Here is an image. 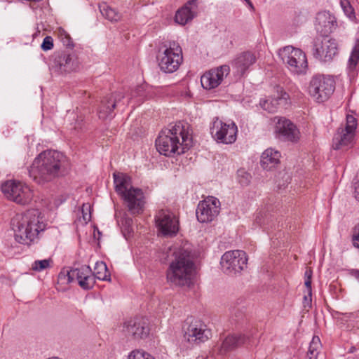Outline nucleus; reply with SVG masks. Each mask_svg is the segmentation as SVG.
<instances>
[{"instance_id":"obj_1","label":"nucleus","mask_w":359,"mask_h":359,"mask_svg":"<svg viewBox=\"0 0 359 359\" xmlns=\"http://www.w3.org/2000/svg\"><path fill=\"white\" fill-rule=\"evenodd\" d=\"M67 165V157L55 150L41 152L29 169V175L37 184H43L62 176Z\"/></svg>"},{"instance_id":"obj_2","label":"nucleus","mask_w":359,"mask_h":359,"mask_svg":"<svg viewBox=\"0 0 359 359\" xmlns=\"http://www.w3.org/2000/svg\"><path fill=\"white\" fill-rule=\"evenodd\" d=\"M173 256L166 271L168 283L177 287H191L196 274L194 254L190 248L184 246L177 249Z\"/></svg>"},{"instance_id":"obj_3","label":"nucleus","mask_w":359,"mask_h":359,"mask_svg":"<svg viewBox=\"0 0 359 359\" xmlns=\"http://www.w3.org/2000/svg\"><path fill=\"white\" fill-rule=\"evenodd\" d=\"M187 129V123L179 121L162 130L156 140L158 151L166 156L184 153L192 144Z\"/></svg>"},{"instance_id":"obj_4","label":"nucleus","mask_w":359,"mask_h":359,"mask_svg":"<svg viewBox=\"0 0 359 359\" xmlns=\"http://www.w3.org/2000/svg\"><path fill=\"white\" fill-rule=\"evenodd\" d=\"M11 225L17 242L30 245L37 238L39 233L46 228L41 212L38 209L27 210L23 214L16 215Z\"/></svg>"},{"instance_id":"obj_5","label":"nucleus","mask_w":359,"mask_h":359,"mask_svg":"<svg viewBox=\"0 0 359 359\" xmlns=\"http://www.w3.org/2000/svg\"><path fill=\"white\" fill-rule=\"evenodd\" d=\"M113 177L115 190L126 203L128 211L132 215L141 214L144 205L142 189L133 187L130 177L126 174L114 172Z\"/></svg>"},{"instance_id":"obj_6","label":"nucleus","mask_w":359,"mask_h":359,"mask_svg":"<svg viewBox=\"0 0 359 359\" xmlns=\"http://www.w3.org/2000/svg\"><path fill=\"white\" fill-rule=\"evenodd\" d=\"M157 55L158 66L165 73H172L182 62V50L175 41L166 42Z\"/></svg>"},{"instance_id":"obj_7","label":"nucleus","mask_w":359,"mask_h":359,"mask_svg":"<svg viewBox=\"0 0 359 359\" xmlns=\"http://www.w3.org/2000/svg\"><path fill=\"white\" fill-rule=\"evenodd\" d=\"M335 90V81L329 75H314L308 87L309 94L317 102L327 100Z\"/></svg>"},{"instance_id":"obj_8","label":"nucleus","mask_w":359,"mask_h":359,"mask_svg":"<svg viewBox=\"0 0 359 359\" xmlns=\"http://www.w3.org/2000/svg\"><path fill=\"white\" fill-rule=\"evenodd\" d=\"M278 55L292 73L296 74L306 73L308 68L307 58L301 49L285 46L279 50Z\"/></svg>"},{"instance_id":"obj_9","label":"nucleus","mask_w":359,"mask_h":359,"mask_svg":"<svg viewBox=\"0 0 359 359\" xmlns=\"http://www.w3.org/2000/svg\"><path fill=\"white\" fill-rule=\"evenodd\" d=\"M1 191L10 201L20 205H26L31 202L33 193L26 184L15 180H8L1 185Z\"/></svg>"},{"instance_id":"obj_10","label":"nucleus","mask_w":359,"mask_h":359,"mask_svg":"<svg viewBox=\"0 0 359 359\" xmlns=\"http://www.w3.org/2000/svg\"><path fill=\"white\" fill-rule=\"evenodd\" d=\"M356 127V118L353 115H347L345 128H338L333 137L332 148L335 150H346L351 147L354 142Z\"/></svg>"},{"instance_id":"obj_11","label":"nucleus","mask_w":359,"mask_h":359,"mask_svg":"<svg viewBox=\"0 0 359 359\" xmlns=\"http://www.w3.org/2000/svg\"><path fill=\"white\" fill-rule=\"evenodd\" d=\"M248 257L245 252L236 250L226 252L221 258L223 272L227 275L240 273L247 266Z\"/></svg>"},{"instance_id":"obj_12","label":"nucleus","mask_w":359,"mask_h":359,"mask_svg":"<svg viewBox=\"0 0 359 359\" xmlns=\"http://www.w3.org/2000/svg\"><path fill=\"white\" fill-rule=\"evenodd\" d=\"M338 44L328 36L316 37L313 42V56L320 62H330L338 54Z\"/></svg>"},{"instance_id":"obj_13","label":"nucleus","mask_w":359,"mask_h":359,"mask_svg":"<svg viewBox=\"0 0 359 359\" xmlns=\"http://www.w3.org/2000/svg\"><path fill=\"white\" fill-rule=\"evenodd\" d=\"M187 327H184V340L191 344H198L208 340L212 337L211 330L201 320L188 318Z\"/></svg>"},{"instance_id":"obj_14","label":"nucleus","mask_w":359,"mask_h":359,"mask_svg":"<svg viewBox=\"0 0 359 359\" xmlns=\"http://www.w3.org/2000/svg\"><path fill=\"white\" fill-rule=\"evenodd\" d=\"M237 132V126L233 122L226 123L219 118H215L210 126L212 137L217 142L223 144L233 143L236 140Z\"/></svg>"},{"instance_id":"obj_15","label":"nucleus","mask_w":359,"mask_h":359,"mask_svg":"<svg viewBox=\"0 0 359 359\" xmlns=\"http://www.w3.org/2000/svg\"><path fill=\"white\" fill-rule=\"evenodd\" d=\"M59 278L61 280L62 278L65 279L67 283H72L74 280H77L79 286L84 290L91 289L95 283L91 269L86 265L67 271L66 274L62 272L60 273Z\"/></svg>"},{"instance_id":"obj_16","label":"nucleus","mask_w":359,"mask_h":359,"mask_svg":"<svg viewBox=\"0 0 359 359\" xmlns=\"http://www.w3.org/2000/svg\"><path fill=\"white\" fill-rule=\"evenodd\" d=\"M158 231L165 236H173L179 231V221L175 215L168 210H160L155 216Z\"/></svg>"},{"instance_id":"obj_17","label":"nucleus","mask_w":359,"mask_h":359,"mask_svg":"<svg viewBox=\"0 0 359 359\" xmlns=\"http://www.w3.org/2000/svg\"><path fill=\"white\" fill-rule=\"evenodd\" d=\"M220 202L214 196H208L201 201L196 208L197 219L201 223L212 221L219 214Z\"/></svg>"},{"instance_id":"obj_18","label":"nucleus","mask_w":359,"mask_h":359,"mask_svg":"<svg viewBox=\"0 0 359 359\" xmlns=\"http://www.w3.org/2000/svg\"><path fill=\"white\" fill-rule=\"evenodd\" d=\"M275 132L278 138L292 142L299 141L300 132L290 120L284 117H275Z\"/></svg>"},{"instance_id":"obj_19","label":"nucleus","mask_w":359,"mask_h":359,"mask_svg":"<svg viewBox=\"0 0 359 359\" xmlns=\"http://www.w3.org/2000/svg\"><path fill=\"white\" fill-rule=\"evenodd\" d=\"M229 72L230 68L228 65H222L212 69L201 76V85L205 89L215 88L222 83L224 78L229 75Z\"/></svg>"},{"instance_id":"obj_20","label":"nucleus","mask_w":359,"mask_h":359,"mask_svg":"<svg viewBox=\"0 0 359 359\" xmlns=\"http://www.w3.org/2000/svg\"><path fill=\"white\" fill-rule=\"evenodd\" d=\"M123 331L135 338H144L149 332L147 319L142 316H135L125 321Z\"/></svg>"},{"instance_id":"obj_21","label":"nucleus","mask_w":359,"mask_h":359,"mask_svg":"<svg viewBox=\"0 0 359 359\" xmlns=\"http://www.w3.org/2000/svg\"><path fill=\"white\" fill-rule=\"evenodd\" d=\"M124 98L121 92L111 93L102 98L98 107L99 118L104 120L114 116V109Z\"/></svg>"},{"instance_id":"obj_22","label":"nucleus","mask_w":359,"mask_h":359,"mask_svg":"<svg viewBox=\"0 0 359 359\" xmlns=\"http://www.w3.org/2000/svg\"><path fill=\"white\" fill-rule=\"evenodd\" d=\"M337 22L334 17L328 13H319L316 18L315 27L316 31L321 34V36H327L333 32Z\"/></svg>"},{"instance_id":"obj_23","label":"nucleus","mask_w":359,"mask_h":359,"mask_svg":"<svg viewBox=\"0 0 359 359\" xmlns=\"http://www.w3.org/2000/svg\"><path fill=\"white\" fill-rule=\"evenodd\" d=\"M54 65L62 73L71 72L78 67L75 56L65 53H61L55 57Z\"/></svg>"},{"instance_id":"obj_24","label":"nucleus","mask_w":359,"mask_h":359,"mask_svg":"<svg viewBox=\"0 0 359 359\" xmlns=\"http://www.w3.org/2000/svg\"><path fill=\"white\" fill-rule=\"evenodd\" d=\"M250 342V338L245 334L229 335L226 337L221 346L220 352L222 353L232 351L243 344H248Z\"/></svg>"},{"instance_id":"obj_25","label":"nucleus","mask_w":359,"mask_h":359,"mask_svg":"<svg viewBox=\"0 0 359 359\" xmlns=\"http://www.w3.org/2000/svg\"><path fill=\"white\" fill-rule=\"evenodd\" d=\"M280 153L272 148L266 149L261 156V166L266 170H271L280 163Z\"/></svg>"},{"instance_id":"obj_26","label":"nucleus","mask_w":359,"mask_h":359,"mask_svg":"<svg viewBox=\"0 0 359 359\" xmlns=\"http://www.w3.org/2000/svg\"><path fill=\"white\" fill-rule=\"evenodd\" d=\"M256 61L255 55L250 52H244L239 55L233 62L237 74L243 75L246 70Z\"/></svg>"},{"instance_id":"obj_27","label":"nucleus","mask_w":359,"mask_h":359,"mask_svg":"<svg viewBox=\"0 0 359 359\" xmlns=\"http://www.w3.org/2000/svg\"><path fill=\"white\" fill-rule=\"evenodd\" d=\"M196 0H190L180 8L175 14V22L180 25H185L191 21L196 16L195 12L191 10V5H196Z\"/></svg>"},{"instance_id":"obj_28","label":"nucleus","mask_w":359,"mask_h":359,"mask_svg":"<svg viewBox=\"0 0 359 359\" xmlns=\"http://www.w3.org/2000/svg\"><path fill=\"white\" fill-rule=\"evenodd\" d=\"M99 8L102 16L111 22H117L121 18L120 13L105 3L100 4Z\"/></svg>"},{"instance_id":"obj_29","label":"nucleus","mask_w":359,"mask_h":359,"mask_svg":"<svg viewBox=\"0 0 359 359\" xmlns=\"http://www.w3.org/2000/svg\"><path fill=\"white\" fill-rule=\"evenodd\" d=\"M93 276L101 280H110V275L104 262H97L95 264Z\"/></svg>"},{"instance_id":"obj_30","label":"nucleus","mask_w":359,"mask_h":359,"mask_svg":"<svg viewBox=\"0 0 359 359\" xmlns=\"http://www.w3.org/2000/svg\"><path fill=\"white\" fill-rule=\"evenodd\" d=\"M321 342L319 337L314 336L309 344L307 355L309 359H317L321 348Z\"/></svg>"},{"instance_id":"obj_31","label":"nucleus","mask_w":359,"mask_h":359,"mask_svg":"<svg viewBox=\"0 0 359 359\" xmlns=\"http://www.w3.org/2000/svg\"><path fill=\"white\" fill-rule=\"evenodd\" d=\"M359 60V40H356L355 43L351 53L348 59V68L351 70L355 69Z\"/></svg>"},{"instance_id":"obj_32","label":"nucleus","mask_w":359,"mask_h":359,"mask_svg":"<svg viewBox=\"0 0 359 359\" xmlns=\"http://www.w3.org/2000/svg\"><path fill=\"white\" fill-rule=\"evenodd\" d=\"M260 107L269 113H274L278 109V100L276 99H266L262 100L259 102Z\"/></svg>"},{"instance_id":"obj_33","label":"nucleus","mask_w":359,"mask_h":359,"mask_svg":"<svg viewBox=\"0 0 359 359\" xmlns=\"http://www.w3.org/2000/svg\"><path fill=\"white\" fill-rule=\"evenodd\" d=\"M340 6L344 14L351 20L355 19L354 8L348 0H340Z\"/></svg>"},{"instance_id":"obj_34","label":"nucleus","mask_w":359,"mask_h":359,"mask_svg":"<svg viewBox=\"0 0 359 359\" xmlns=\"http://www.w3.org/2000/svg\"><path fill=\"white\" fill-rule=\"evenodd\" d=\"M53 262L51 259H45L42 260H36L32 264V269L35 271H42L51 266Z\"/></svg>"},{"instance_id":"obj_35","label":"nucleus","mask_w":359,"mask_h":359,"mask_svg":"<svg viewBox=\"0 0 359 359\" xmlns=\"http://www.w3.org/2000/svg\"><path fill=\"white\" fill-rule=\"evenodd\" d=\"M57 35L60 40L62 42L63 45L67 47L73 46L72 38L69 34L62 28L60 27L56 31Z\"/></svg>"},{"instance_id":"obj_36","label":"nucleus","mask_w":359,"mask_h":359,"mask_svg":"<svg viewBox=\"0 0 359 359\" xmlns=\"http://www.w3.org/2000/svg\"><path fill=\"white\" fill-rule=\"evenodd\" d=\"M128 359H155L143 350H134L128 355Z\"/></svg>"},{"instance_id":"obj_37","label":"nucleus","mask_w":359,"mask_h":359,"mask_svg":"<svg viewBox=\"0 0 359 359\" xmlns=\"http://www.w3.org/2000/svg\"><path fill=\"white\" fill-rule=\"evenodd\" d=\"M304 285L306 287L308 295H304V303L309 305L311 302V279H306Z\"/></svg>"},{"instance_id":"obj_38","label":"nucleus","mask_w":359,"mask_h":359,"mask_svg":"<svg viewBox=\"0 0 359 359\" xmlns=\"http://www.w3.org/2000/svg\"><path fill=\"white\" fill-rule=\"evenodd\" d=\"M352 243L354 248L359 250V223L353 229Z\"/></svg>"},{"instance_id":"obj_39","label":"nucleus","mask_w":359,"mask_h":359,"mask_svg":"<svg viewBox=\"0 0 359 359\" xmlns=\"http://www.w3.org/2000/svg\"><path fill=\"white\" fill-rule=\"evenodd\" d=\"M41 48L43 50L47 51L53 48V40L51 36H47L43 39Z\"/></svg>"},{"instance_id":"obj_40","label":"nucleus","mask_w":359,"mask_h":359,"mask_svg":"<svg viewBox=\"0 0 359 359\" xmlns=\"http://www.w3.org/2000/svg\"><path fill=\"white\" fill-rule=\"evenodd\" d=\"M81 212L83 220L86 222H89L91 219L90 205L89 203L83 204Z\"/></svg>"},{"instance_id":"obj_41","label":"nucleus","mask_w":359,"mask_h":359,"mask_svg":"<svg viewBox=\"0 0 359 359\" xmlns=\"http://www.w3.org/2000/svg\"><path fill=\"white\" fill-rule=\"evenodd\" d=\"M144 95V90L143 86H138L131 93V98L135 97H142ZM140 100H142V98L140 99Z\"/></svg>"},{"instance_id":"obj_42","label":"nucleus","mask_w":359,"mask_h":359,"mask_svg":"<svg viewBox=\"0 0 359 359\" xmlns=\"http://www.w3.org/2000/svg\"><path fill=\"white\" fill-rule=\"evenodd\" d=\"M353 186L355 198L359 201V172L354 178Z\"/></svg>"},{"instance_id":"obj_43","label":"nucleus","mask_w":359,"mask_h":359,"mask_svg":"<svg viewBox=\"0 0 359 359\" xmlns=\"http://www.w3.org/2000/svg\"><path fill=\"white\" fill-rule=\"evenodd\" d=\"M133 219L130 217H125L122 221V224L127 229L128 231L132 229Z\"/></svg>"},{"instance_id":"obj_44","label":"nucleus","mask_w":359,"mask_h":359,"mask_svg":"<svg viewBox=\"0 0 359 359\" xmlns=\"http://www.w3.org/2000/svg\"><path fill=\"white\" fill-rule=\"evenodd\" d=\"M351 274L359 281V269H352Z\"/></svg>"},{"instance_id":"obj_45","label":"nucleus","mask_w":359,"mask_h":359,"mask_svg":"<svg viewBox=\"0 0 359 359\" xmlns=\"http://www.w3.org/2000/svg\"><path fill=\"white\" fill-rule=\"evenodd\" d=\"M306 279H311L312 271L310 269H307L304 273Z\"/></svg>"},{"instance_id":"obj_46","label":"nucleus","mask_w":359,"mask_h":359,"mask_svg":"<svg viewBox=\"0 0 359 359\" xmlns=\"http://www.w3.org/2000/svg\"><path fill=\"white\" fill-rule=\"evenodd\" d=\"M245 1H246V3L249 5L250 8L254 9V6H253L252 4L251 3L250 0H245Z\"/></svg>"}]
</instances>
